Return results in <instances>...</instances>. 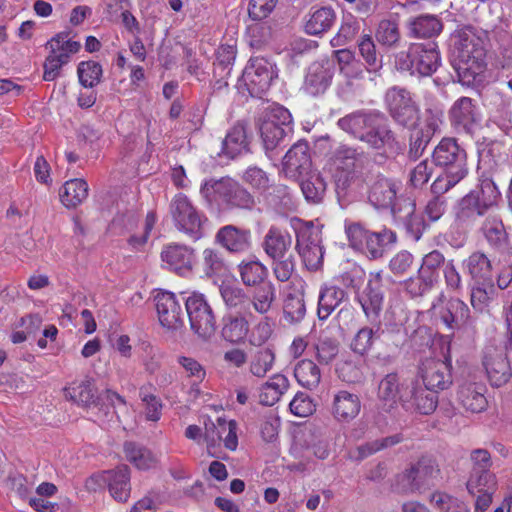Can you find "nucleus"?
<instances>
[{
	"label": "nucleus",
	"instance_id": "f257e3e1",
	"mask_svg": "<svg viewBox=\"0 0 512 512\" xmlns=\"http://www.w3.org/2000/svg\"><path fill=\"white\" fill-rule=\"evenodd\" d=\"M337 125L344 132L377 151L378 157L384 161L402 152V145L388 118L381 112L359 110L340 118Z\"/></svg>",
	"mask_w": 512,
	"mask_h": 512
},
{
	"label": "nucleus",
	"instance_id": "f03ea898",
	"mask_svg": "<svg viewBox=\"0 0 512 512\" xmlns=\"http://www.w3.org/2000/svg\"><path fill=\"white\" fill-rule=\"evenodd\" d=\"M482 34L473 26H465L453 37L450 64L462 85L474 84L485 70L486 49Z\"/></svg>",
	"mask_w": 512,
	"mask_h": 512
},
{
	"label": "nucleus",
	"instance_id": "7ed1b4c3",
	"mask_svg": "<svg viewBox=\"0 0 512 512\" xmlns=\"http://www.w3.org/2000/svg\"><path fill=\"white\" fill-rule=\"evenodd\" d=\"M501 192L493 178L485 173L479 184L459 201L456 219L465 226H474L490 209L498 206Z\"/></svg>",
	"mask_w": 512,
	"mask_h": 512
},
{
	"label": "nucleus",
	"instance_id": "20e7f679",
	"mask_svg": "<svg viewBox=\"0 0 512 512\" xmlns=\"http://www.w3.org/2000/svg\"><path fill=\"white\" fill-rule=\"evenodd\" d=\"M200 193L209 204L217 202L225 210H252L256 204L254 196L229 176L206 180L200 188Z\"/></svg>",
	"mask_w": 512,
	"mask_h": 512
},
{
	"label": "nucleus",
	"instance_id": "39448f33",
	"mask_svg": "<svg viewBox=\"0 0 512 512\" xmlns=\"http://www.w3.org/2000/svg\"><path fill=\"white\" fill-rule=\"evenodd\" d=\"M441 65L440 52L435 42L413 43L406 51H400L395 57V67L411 76L429 77Z\"/></svg>",
	"mask_w": 512,
	"mask_h": 512
},
{
	"label": "nucleus",
	"instance_id": "423d86ee",
	"mask_svg": "<svg viewBox=\"0 0 512 512\" xmlns=\"http://www.w3.org/2000/svg\"><path fill=\"white\" fill-rule=\"evenodd\" d=\"M262 247L272 259V269L278 281H288L295 271V256L291 250L292 237L288 232L271 227L264 236Z\"/></svg>",
	"mask_w": 512,
	"mask_h": 512
},
{
	"label": "nucleus",
	"instance_id": "0eeeda50",
	"mask_svg": "<svg viewBox=\"0 0 512 512\" xmlns=\"http://www.w3.org/2000/svg\"><path fill=\"white\" fill-rule=\"evenodd\" d=\"M170 213L180 232L194 241L204 236L207 218L197 211L186 195L178 193L174 196L170 203Z\"/></svg>",
	"mask_w": 512,
	"mask_h": 512
},
{
	"label": "nucleus",
	"instance_id": "6e6552de",
	"mask_svg": "<svg viewBox=\"0 0 512 512\" xmlns=\"http://www.w3.org/2000/svg\"><path fill=\"white\" fill-rule=\"evenodd\" d=\"M365 158V152L348 145L337 147L331 158L332 177L338 194L345 193L355 179L356 164Z\"/></svg>",
	"mask_w": 512,
	"mask_h": 512
},
{
	"label": "nucleus",
	"instance_id": "1a4fd4ad",
	"mask_svg": "<svg viewBox=\"0 0 512 512\" xmlns=\"http://www.w3.org/2000/svg\"><path fill=\"white\" fill-rule=\"evenodd\" d=\"M185 303L191 330L198 337L208 340L216 332V316L206 297L197 292L182 299Z\"/></svg>",
	"mask_w": 512,
	"mask_h": 512
},
{
	"label": "nucleus",
	"instance_id": "9d476101",
	"mask_svg": "<svg viewBox=\"0 0 512 512\" xmlns=\"http://www.w3.org/2000/svg\"><path fill=\"white\" fill-rule=\"evenodd\" d=\"M400 188V181L380 173L368 187V202L378 210L389 209L392 216L396 218L401 215V201L405 199L397 197Z\"/></svg>",
	"mask_w": 512,
	"mask_h": 512
},
{
	"label": "nucleus",
	"instance_id": "9b49d317",
	"mask_svg": "<svg viewBox=\"0 0 512 512\" xmlns=\"http://www.w3.org/2000/svg\"><path fill=\"white\" fill-rule=\"evenodd\" d=\"M295 248L308 270L316 271L322 266L324 249L321 231L312 222L296 230Z\"/></svg>",
	"mask_w": 512,
	"mask_h": 512
},
{
	"label": "nucleus",
	"instance_id": "f8f14e48",
	"mask_svg": "<svg viewBox=\"0 0 512 512\" xmlns=\"http://www.w3.org/2000/svg\"><path fill=\"white\" fill-rule=\"evenodd\" d=\"M434 165L449 174L466 177L468 174L467 153L455 138H443L432 153Z\"/></svg>",
	"mask_w": 512,
	"mask_h": 512
},
{
	"label": "nucleus",
	"instance_id": "ddd939ff",
	"mask_svg": "<svg viewBox=\"0 0 512 512\" xmlns=\"http://www.w3.org/2000/svg\"><path fill=\"white\" fill-rule=\"evenodd\" d=\"M274 77L273 65L268 60L260 57L251 58L239 79V86H244L250 96L261 98L269 89Z\"/></svg>",
	"mask_w": 512,
	"mask_h": 512
},
{
	"label": "nucleus",
	"instance_id": "4468645a",
	"mask_svg": "<svg viewBox=\"0 0 512 512\" xmlns=\"http://www.w3.org/2000/svg\"><path fill=\"white\" fill-rule=\"evenodd\" d=\"M390 116L404 127L412 126L419 118V109L405 88L393 87L386 93Z\"/></svg>",
	"mask_w": 512,
	"mask_h": 512
},
{
	"label": "nucleus",
	"instance_id": "2eb2a0df",
	"mask_svg": "<svg viewBox=\"0 0 512 512\" xmlns=\"http://www.w3.org/2000/svg\"><path fill=\"white\" fill-rule=\"evenodd\" d=\"M451 363L437 359H425L418 369L422 384L429 390H446L452 383Z\"/></svg>",
	"mask_w": 512,
	"mask_h": 512
},
{
	"label": "nucleus",
	"instance_id": "dca6fc26",
	"mask_svg": "<svg viewBox=\"0 0 512 512\" xmlns=\"http://www.w3.org/2000/svg\"><path fill=\"white\" fill-rule=\"evenodd\" d=\"M356 299L362 307L365 316L375 321L379 318L384 304V286L381 271L370 273V278Z\"/></svg>",
	"mask_w": 512,
	"mask_h": 512
},
{
	"label": "nucleus",
	"instance_id": "f3484780",
	"mask_svg": "<svg viewBox=\"0 0 512 512\" xmlns=\"http://www.w3.org/2000/svg\"><path fill=\"white\" fill-rule=\"evenodd\" d=\"M509 350L497 347H488L483 358V365L490 384L493 387L505 385L512 376V369L508 359Z\"/></svg>",
	"mask_w": 512,
	"mask_h": 512
},
{
	"label": "nucleus",
	"instance_id": "a211bd4d",
	"mask_svg": "<svg viewBox=\"0 0 512 512\" xmlns=\"http://www.w3.org/2000/svg\"><path fill=\"white\" fill-rule=\"evenodd\" d=\"M160 324L168 330H177L184 325L181 304L172 292H159L155 296Z\"/></svg>",
	"mask_w": 512,
	"mask_h": 512
},
{
	"label": "nucleus",
	"instance_id": "6ab92c4d",
	"mask_svg": "<svg viewBox=\"0 0 512 512\" xmlns=\"http://www.w3.org/2000/svg\"><path fill=\"white\" fill-rule=\"evenodd\" d=\"M252 234L249 229L232 224L221 227L215 235V243L230 253H244L252 246Z\"/></svg>",
	"mask_w": 512,
	"mask_h": 512
},
{
	"label": "nucleus",
	"instance_id": "aec40b11",
	"mask_svg": "<svg viewBox=\"0 0 512 512\" xmlns=\"http://www.w3.org/2000/svg\"><path fill=\"white\" fill-rule=\"evenodd\" d=\"M451 124L467 134H472L479 122L477 106L473 99L461 97L457 99L449 110Z\"/></svg>",
	"mask_w": 512,
	"mask_h": 512
},
{
	"label": "nucleus",
	"instance_id": "412c9836",
	"mask_svg": "<svg viewBox=\"0 0 512 512\" xmlns=\"http://www.w3.org/2000/svg\"><path fill=\"white\" fill-rule=\"evenodd\" d=\"M400 399L408 408L422 415L432 414L438 405L437 391L427 389L417 380L411 383L409 394L407 396H401Z\"/></svg>",
	"mask_w": 512,
	"mask_h": 512
},
{
	"label": "nucleus",
	"instance_id": "4be33fe9",
	"mask_svg": "<svg viewBox=\"0 0 512 512\" xmlns=\"http://www.w3.org/2000/svg\"><path fill=\"white\" fill-rule=\"evenodd\" d=\"M312 160L307 141L296 142L283 157V167L287 174L304 176L311 171Z\"/></svg>",
	"mask_w": 512,
	"mask_h": 512
},
{
	"label": "nucleus",
	"instance_id": "5701e85b",
	"mask_svg": "<svg viewBox=\"0 0 512 512\" xmlns=\"http://www.w3.org/2000/svg\"><path fill=\"white\" fill-rule=\"evenodd\" d=\"M161 258L171 270L179 275H185L192 270L194 250L185 245H168L162 251Z\"/></svg>",
	"mask_w": 512,
	"mask_h": 512
},
{
	"label": "nucleus",
	"instance_id": "b1692460",
	"mask_svg": "<svg viewBox=\"0 0 512 512\" xmlns=\"http://www.w3.org/2000/svg\"><path fill=\"white\" fill-rule=\"evenodd\" d=\"M412 126L409 133L407 157L411 161H416L423 155L436 132L437 126L434 122H425Z\"/></svg>",
	"mask_w": 512,
	"mask_h": 512
},
{
	"label": "nucleus",
	"instance_id": "393cba45",
	"mask_svg": "<svg viewBox=\"0 0 512 512\" xmlns=\"http://www.w3.org/2000/svg\"><path fill=\"white\" fill-rule=\"evenodd\" d=\"M481 231L488 244L499 252H504L509 247V235L502 219L498 216L485 218Z\"/></svg>",
	"mask_w": 512,
	"mask_h": 512
},
{
	"label": "nucleus",
	"instance_id": "a878e982",
	"mask_svg": "<svg viewBox=\"0 0 512 512\" xmlns=\"http://www.w3.org/2000/svg\"><path fill=\"white\" fill-rule=\"evenodd\" d=\"M95 393L94 381L91 378H86L79 383L74 382L64 388L65 397L82 407L100 405L103 397H97Z\"/></svg>",
	"mask_w": 512,
	"mask_h": 512
},
{
	"label": "nucleus",
	"instance_id": "bb28decb",
	"mask_svg": "<svg viewBox=\"0 0 512 512\" xmlns=\"http://www.w3.org/2000/svg\"><path fill=\"white\" fill-rule=\"evenodd\" d=\"M107 487L111 496L118 502H127L130 497V469L127 465L108 470Z\"/></svg>",
	"mask_w": 512,
	"mask_h": 512
},
{
	"label": "nucleus",
	"instance_id": "cd10ccee",
	"mask_svg": "<svg viewBox=\"0 0 512 512\" xmlns=\"http://www.w3.org/2000/svg\"><path fill=\"white\" fill-rule=\"evenodd\" d=\"M399 377L397 373L387 374L378 385L379 410L392 414L397 409Z\"/></svg>",
	"mask_w": 512,
	"mask_h": 512
},
{
	"label": "nucleus",
	"instance_id": "c85d7f7f",
	"mask_svg": "<svg viewBox=\"0 0 512 512\" xmlns=\"http://www.w3.org/2000/svg\"><path fill=\"white\" fill-rule=\"evenodd\" d=\"M299 177V186L305 200L310 204L322 203L326 195L327 183L321 173L310 171Z\"/></svg>",
	"mask_w": 512,
	"mask_h": 512
},
{
	"label": "nucleus",
	"instance_id": "c756f323",
	"mask_svg": "<svg viewBox=\"0 0 512 512\" xmlns=\"http://www.w3.org/2000/svg\"><path fill=\"white\" fill-rule=\"evenodd\" d=\"M361 401L356 394L339 391L333 399L332 413L339 421H350L360 412Z\"/></svg>",
	"mask_w": 512,
	"mask_h": 512
},
{
	"label": "nucleus",
	"instance_id": "7c9ffc66",
	"mask_svg": "<svg viewBox=\"0 0 512 512\" xmlns=\"http://www.w3.org/2000/svg\"><path fill=\"white\" fill-rule=\"evenodd\" d=\"M469 307L460 299H450L440 310V320L450 330L459 329L469 320Z\"/></svg>",
	"mask_w": 512,
	"mask_h": 512
},
{
	"label": "nucleus",
	"instance_id": "2f4dec72",
	"mask_svg": "<svg viewBox=\"0 0 512 512\" xmlns=\"http://www.w3.org/2000/svg\"><path fill=\"white\" fill-rule=\"evenodd\" d=\"M465 266L475 284H486L491 288L494 275L490 260L484 253L474 252L466 260Z\"/></svg>",
	"mask_w": 512,
	"mask_h": 512
},
{
	"label": "nucleus",
	"instance_id": "473e14b6",
	"mask_svg": "<svg viewBox=\"0 0 512 512\" xmlns=\"http://www.w3.org/2000/svg\"><path fill=\"white\" fill-rule=\"evenodd\" d=\"M402 212L400 216L395 219L405 221V228L407 234L414 240L419 241L429 226L421 215L415 213V202L409 198L401 201Z\"/></svg>",
	"mask_w": 512,
	"mask_h": 512
},
{
	"label": "nucleus",
	"instance_id": "72a5a7b5",
	"mask_svg": "<svg viewBox=\"0 0 512 512\" xmlns=\"http://www.w3.org/2000/svg\"><path fill=\"white\" fill-rule=\"evenodd\" d=\"M249 151L247 128L244 123L235 124L222 142V152L230 158H235L242 152Z\"/></svg>",
	"mask_w": 512,
	"mask_h": 512
},
{
	"label": "nucleus",
	"instance_id": "f704fd0d",
	"mask_svg": "<svg viewBox=\"0 0 512 512\" xmlns=\"http://www.w3.org/2000/svg\"><path fill=\"white\" fill-rule=\"evenodd\" d=\"M482 387L476 383H464L460 385L457 396L462 407L472 413H480L486 409L487 400Z\"/></svg>",
	"mask_w": 512,
	"mask_h": 512
},
{
	"label": "nucleus",
	"instance_id": "c9c22d12",
	"mask_svg": "<svg viewBox=\"0 0 512 512\" xmlns=\"http://www.w3.org/2000/svg\"><path fill=\"white\" fill-rule=\"evenodd\" d=\"M331 80V72L322 65L315 63L309 67L305 76L304 90L312 96H317L326 91Z\"/></svg>",
	"mask_w": 512,
	"mask_h": 512
},
{
	"label": "nucleus",
	"instance_id": "e433bc0d",
	"mask_svg": "<svg viewBox=\"0 0 512 512\" xmlns=\"http://www.w3.org/2000/svg\"><path fill=\"white\" fill-rule=\"evenodd\" d=\"M220 294L228 309H233L238 314L249 312L251 297L241 287L232 284H222L220 286Z\"/></svg>",
	"mask_w": 512,
	"mask_h": 512
},
{
	"label": "nucleus",
	"instance_id": "4c0bfd02",
	"mask_svg": "<svg viewBox=\"0 0 512 512\" xmlns=\"http://www.w3.org/2000/svg\"><path fill=\"white\" fill-rule=\"evenodd\" d=\"M62 204L67 208H76L88 196V184L80 178L65 182L59 193Z\"/></svg>",
	"mask_w": 512,
	"mask_h": 512
},
{
	"label": "nucleus",
	"instance_id": "58836bf2",
	"mask_svg": "<svg viewBox=\"0 0 512 512\" xmlns=\"http://www.w3.org/2000/svg\"><path fill=\"white\" fill-rule=\"evenodd\" d=\"M346 292L337 286L322 287L318 298V317L327 319L345 299Z\"/></svg>",
	"mask_w": 512,
	"mask_h": 512
},
{
	"label": "nucleus",
	"instance_id": "ea45409f",
	"mask_svg": "<svg viewBox=\"0 0 512 512\" xmlns=\"http://www.w3.org/2000/svg\"><path fill=\"white\" fill-rule=\"evenodd\" d=\"M367 236L368 238L365 247L370 259L381 258L384 255L386 248L397 241L396 233L387 228H384L379 232H370Z\"/></svg>",
	"mask_w": 512,
	"mask_h": 512
},
{
	"label": "nucleus",
	"instance_id": "a19ab883",
	"mask_svg": "<svg viewBox=\"0 0 512 512\" xmlns=\"http://www.w3.org/2000/svg\"><path fill=\"white\" fill-rule=\"evenodd\" d=\"M249 331V323L243 314L227 315L223 318L222 337L231 343L243 341Z\"/></svg>",
	"mask_w": 512,
	"mask_h": 512
},
{
	"label": "nucleus",
	"instance_id": "79ce46f5",
	"mask_svg": "<svg viewBox=\"0 0 512 512\" xmlns=\"http://www.w3.org/2000/svg\"><path fill=\"white\" fill-rule=\"evenodd\" d=\"M294 376L302 387L314 390L320 384L321 370L312 360L302 359L294 367Z\"/></svg>",
	"mask_w": 512,
	"mask_h": 512
},
{
	"label": "nucleus",
	"instance_id": "37998d69",
	"mask_svg": "<svg viewBox=\"0 0 512 512\" xmlns=\"http://www.w3.org/2000/svg\"><path fill=\"white\" fill-rule=\"evenodd\" d=\"M421 487L426 489L430 482L440 474V468L436 460L430 456H422L416 462L408 466Z\"/></svg>",
	"mask_w": 512,
	"mask_h": 512
},
{
	"label": "nucleus",
	"instance_id": "c03bdc74",
	"mask_svg": "<svg viewBox=\"0 0 512 512\" xmlns=\"http://www.w3.org/2000/svg\"><path fill=\"white\" fill-rule=\"evenodd\" d=\"M336 19L335 12L330 7L315 10L305 24V31L310 35H320L327 32Z\"/></svg>",
	"mask_w": 512,
	"mask_h": 512
},
{
	"label": "nucleus",
	"instance_id": "a18cd8bd",
	"mask_svg": "<svg viewBox=\"0 0 512 512\" xmlns=\"http://www.w3.org/2000/svg\"><path fill=\"white\" fill-rule=\"evenodd\" d=\"M423 488L418 483L412 470L407 467L400 473H397L390 484V491L400 496H410L421 493Z\"/></svg>",
	"mask_w": 512,
	"mask_h": 512
},
{
	"label": "nucleus",
	"instance_id": "49530a36",
	"mask_svg": "<svg viewBox=\"0 0 512 512\" xmlns=\"http://www.w3.org/2000/svg\"><path fill=\"white\" fill-rule=\"evenodd\" d=\"M259 132L264 149L270 158L273 157L271 153H273L284 142L285 138L292 133L291 130L269 123H261Z\"/></svg>",
	"mask_w": 512,
	"mask_h": 512
},
{
	"label": "nucleus",
	"instance_id": "de8ad7c7",
	"mask_svg": "<svg viewBox=\"0 0 512 512\" xmlns=\"http://www.w3.org/2000/svg\"><path fill=\"white\" fill-rule=\"evenodd\" d=\"M238 270L245 286H259L266 283L268 269L258 260L242 261L238 265Z\"/></svg>",
	"mask_w": 512,
	"mask_h": 512
},
{
	"label": "nucleus",
	"instance_id": "09e8293b",
	"mask_svg": "<svg viewBox=\"0 0 512 512\" xmlns=\"http://www.w3.org/2000/svg\"><path fill=\"white\" fill-rule=\"evenodd\" d=\"M289 386L288 379L281 374H276L271 381L266 382L261 389L259 401L262 405L272 406L279 401L281 395Z\"/></svg>",
	"mask_w": 512,
	"mask_h": 512
},
{
	"label": "nucleus",
	"instance_id": "8fccbe9b",
	"mask_svg": "<svg viewBox=\"0 0 512 512\" xmlns=\"http://www.w3.org/2000/svg\"><path fill=\"white\" fill-rule=\"evenodd\" d=\"M283 313L288 323L295 324L301 322L306 314L304 293L301 291L288 293L284 299Z\"/></svg>",
	"mask_w": 512,
	"mask_h": 512
},
{
	"label": "nucleus",
	"instance_id": "3c124183",
	"mask_svg": "<svg viewBox=\"0 0 512 512\" xmlns=\"http://www.w3.org/2000/svg\"><path fill=\"white\" fill-rule=\"evenodd\" d=\"M442 29V22L434 15H420L410 23L412 34L419 38L437 36Z\"/></svg>",
	"mask_w": 512,
	"mask_h": 512
},
{
	"label": "nucleus",
	"instance_id": "603ef678",
	"mask_svg": "<svg viewBox=\"0 0 512 512\" xmlns=\"http://www.w3.org/2000/svg\"><path fill=\"white\" fill-rule=\"evenodd\" d=\"M124 452L127 460L138 469L148 470L155 464V458L152 452L135 442H125Z\"/></svg>",
	"mask_w": 512,
	"mask_h": 512
},
{
	"label": "nucleus",
	"instance_id": "864d4df0",
	"mask_svg": "<svg viewBox=\"0 0 512 512\" xmlns=\"http://www.w3.org/2000/svg\"><path fill=\"white\" fill-rule=\"evenodd\" d=\"M335 58L339 65L341 73L348 78H361L363 68L360 61L355 57V53L349 49H340L334 51Z\"/></svg>",
	"mask_w": 512,
	"mask_h": 512
},
{
	"label": "nucleus",
	"instance_id": "5fc2aeb1",
	"mask_svg": "<svg viewBox=\"0 0 512 512\" xmlns=\"http://www.w3.org/2000/svg\"><path fill=\"white\" fill-rule=\"evenodd\" d=\"M276 299V290L272 282L259 285L251 298V306L260 314H266Z\"/></svg>",
	"mask_w": 512,
	"mask_h": 512
},
{
	"label": "nucleus",
	"instance_id": "6e6d98bb",
	"mask_svg": "<svg viewBox=\"0 0 512 512\" xmlns=\"http://www.w3.org/2000/svg\"><path fill=\"white\" fill-rule=\"evenodd\" d=\"M236 58V47L234 45H221L216 53L214 62V76L227 77L230 75L232 65Z\"/></svg>",
	"mask_w": 512,
	"mask_h": 512
},
{
	"label": "nucleus",
	"instance_id": "4d7b16f0",
	"mask_svg": "<svg viewBox=\"0 0 512 512\" xmlns=\"http://www.w3.org/2000/svg\"><path fill=\"white\" fill-rule=\"evenodd\" d=\"M80 84L85 88H93L101 82L102 66L95 61H82L77 68Z\"/></svg>",
	"mask_w": 512,
	"mask_h": 512
},
{
	"label": "nucleus",
	"instance_id": "13d9d810",
	"mask_svg": "<svg viewBox=\"0 0 512 512\" xmlns=\"http://www.w3.org/2000/svg\"><path fill=\"white\" fill-rule=\"evenodd\" d=\"M358 48L369 72H378L382 68V57L376 52V46L369 35H364L358 41Z\"/></svg>",
	"mask_w": 512,
	"mask_h": 512
},
{
	"label": "nucleus",
	"instance_id": "bf43d9fd",
	"mask_svg": "<svg viewBox=\"0 0 512 512\" xmlns=\"http://www.w3.org/2000/svg\"><path fill=\"white\" fill-rule=\"evenodd\" d=\"M379 329L374 330L371 327H363L353 337L350 348L360 356L366 355L372 348L374 341L379 337Z\"/></svg>",
	"mask_w": 512,
	"mask_h": 512
},
{
	"label": "nucleus",
	"instance_id": "052dcab7",
	"mask_svg": "<svg viewBox=\"0 0 512 512\" xmlns=\"http://www.w3.org/2000/svg\"><path fill=\"white\" fill-rule=\"evenodd\" d=\"M466 486L471 495L485 490H496L495 476L490 470L472 471Z\"/></svg>",
	"mask_w": 512,
	"mask_h": 512
},
{
	"label": "nucleus",
	"instance_id": "680f3d73",
	"mask_svg": "<svg viewBox=\"0 0 512 512\" xmlns=\"http://www.w3.org/2000/svg\"><path fill=\"white\" fill-rule=\"evenodd\" d=\"M404 440V437L401 433H397L394 435H390L381 439H375L373 441L366 442L363 445H360L357 450L359 454V458H366L380 450L387 449L393 447Z\"/></svg>",
	"mask_w": 512,
	"mask_h": 512
},
{
	"label": "nucleus",
	"instance_id": "e2e57ef3",
	"mask_svg": "<svg viewBox=\"0 0 512 512\" xmlns=\"http://www.w3.org/2000/svg\"><path fill=\"white\" fill-rule=\"evenodd\" d=\"M275 360V354L270 348L258 350L250 363V372L259 378H263L271 370Z\"/></svg>",
	"mask_w": 512,
	"mask_h": 512
},
{
	"label": "nucleus",
	"instance_id": "0e129e2a",
	"mask_svg": "<svg viewBox=\"0 0 512 512\" xmlns=\"http://www.w3.org/2000/svg\"><path fill=\"white\" fill-rule=\"evenodd\" d=\"M203 270L207 277L222 276L227 267L222 254L215 249L207 248L203 251Z\"/></svg>",
	"mask_w": 512,
	"mask_h": 512
},
{
	"label": "nucleus",
	"instance_id": "69168bd1",
	"mask_svg": "<svg viewBox=\"0 0 512 512\" xmlns=\"http://www.w3.org/2000/svg\"><path fill=\"white\" fill-rule=\"evenodd\" d=\"M339 342L330 337L319 338L316 349V358L322 365H329L332 363L339 353Z\"/></svg>",
	"mask_w": 512,
	"mask_h": 512
},
{
	"label": "nucleus",
	"instance_id": "338daca9",
	"mask_svg": "<svg viewBox=\"0 0 512 512\" xmlns=\"http://www.w3.org/2000/svg\"><path fill=\"white\" fill-rule=\"evenodd\" d=\"M292 116L289 110L280 105H274L267 111L262 124H275L276 126L283 127L287 130L293 131Z\"/></svg>",
	"mask_w": 512,
	"mask_h": 512
},
{
	"label": "nucleus",
	"instance_id": "774afa93",
	"mask_svg": "<svg viewBox=\"0 0 512 512\" xmlns=\"http://www.w3.org/2000/svg\"><path fill=\"white\" fill-rule=\"evenodd\" d=\"M400 33L398 25L394 21L382 20L376 31V39L379 43L392 46L399 41Z\"/></svg>",
	"mask_w": 512,
	"mask_h": 512
}]
</instances>
